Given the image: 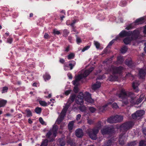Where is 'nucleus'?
I'll return each instance as SVG.
<instances>
[{
	"mask_svg": "<svg viewBox=\"0 0 146 146\" xmlns=\"http://www.w3.org/2000/svg\"><path fill=\"white\" fill-rule=\"evenodd\" d=\"M117 120H114L113 116L110 117L107 120V122L110 123H116Z\"/></svg>",
	"mask_w": 146,
	"mask_h": 146,
	"instance_id": "obj_21",
	"label": "nucleus"
},
{
	"mask_svg": "<svg viewBox=\"0 0 146 146\" xmlns=\"http://www.w3.org/2000/svg\"><path fill=\"white\" fill-rule=\"evenodd\" d=\"M68 65H65L64 66V69L66 70H68Z\"/></svg>",
	"mask_w": 146,
	"mask_h": 146,
	"instance_id": "obj_51",
	"label": "nucleus"
},
{
	"mask_svg": "<svg viewBox=\"0 0 146 146\" xmlns=\"http://www.w3.org/2000/svg\"><path fill=\"white\" fill-rule=\"evenodd\" d=\"M43 77L45 81L48 80H49L51 78L50 76V75L47 74L44 75L43 76Z\"/></svg>",
	"mask_w": 146,
	"mask_h": 146,
	"instance_id": "obj_25",
	"label": "nucleus"
},
{
	"mask_svg": "<svg viewBox=\"0 0 146 146\" xmlns=\"http://www.w3.org/2000/svg\"><path fill=\"white\" fill-rule=\"evenodd\" d=\"M126 137L124 135L120 136L119 139V143L121 145H123L125 141Z\"/></svg>",
	"mask_w": 146,
	"mask_h": 146,
	"instance_id": "obj_13",
	"label": "nucleus"
},
{
	"mask_svg": "<svg viewBox=\"0 0 146 146\" xmlns=\"http://www.w3.org/2000/svg\"><path fill=\"white\" fill-rule=\"evenodd\" d=\"M113 117L114 120H117L116 123L121 121L123 119V117L122 116L118 115L113 116Z\"/></svg>",
	"mask_w": 146,
	"mask_h": 146,
	"instance_id": "obj_16",
	"label": "nucleus"
},
{
	"mask_svg": "<svg viewBox=\"0 0 146 146\" xmlns=\"http://www.w3.org/2000/svg\"><path fill=\"white\" fill-rule=\"evenodd\" d=\"M68 108V107L67 106L64 108L61 112L60 115L58 117L56 120V123L59 124L61 122L63 119L65 115V113Z\"/></svg>",
	"mask_w": 146,
	"mask_h": 146,
	"instance_id": "obj_6",
	"label": "nucleus"
},
{
	"mask_svg": "<svg viewBox=\"0 0 146 146\" xmlns=\"http://www.w3.org/2000/svg\"><path fill=\"white\" fill-rule=\"evenodd\" d=\"M100 86L101 83L99 82H97L92 86V88L93 90H95L100 88Z\"/></svg>",
	"mask_w": 146,
	"mask_h": 146,
	"instance_id": "obj_15",
	"label": "nucleus"
},
{
	"mask_svg": "<svg viewBox=\"0 0 146 146\" xmlns=\"http://www.w3.org/2000/svg\"><path fill=\"white\" fill-rule=\"evenodd\" d=\"M117 96L122 99L123 103L125 105L128 103V100L131 103H134L133 101L134 98L132 97L134 96V94L131 92H126L123 89H121L119 92H118Z\"/></svg>",
	"mask_w": 146,
	"mask_h": 146,
	"instance_id": "obj_2",
	"label": "nucleus"
},
{
	"mask_svg": "<svg viewBox=\"0 0 146 146\" xmlns=\"http://www.w3.org/2000/svg\"><path fill=\"white\" fill-rule=\"evenodd\" d=\"M123 61V60L122 57L119 56L117 58V62L118 63H121Z\"/></svg>",
	"mask_w": 146,
	"mask_h": 146,
	"instance_id": "obj_29",
	"label": "nucleus"
},
{
	"mask_svg": "<svg viewBox=\"0 0 146 146\" xmlns=\"http://www.w3.org/2000/svg\"><path fill=\"white\" fill-rule=\"evenodd\" d=\"M112 107L113 108L115 109L118 108L117 104L116 103H114L112 104Z\"/></svg>",
	"mask_w": 146,
	"mask_h": 146,
	"instance_id": "obj_44",
	"label": "nucleus"
},
{
	"mask_svg": "<svg viewBox=\"0 0 146 146\" xmlns=\"http://www.w3.org/2000/svg\"><path fill=\"white\" fill-rule=\"evenodd\" d=\"M123 68L121 67L118 68H114L111 67L110 69L108 72L113 74H120L121 73Z\"/></svg>",
	"mask_w": 146,
	"mask_h": 146,
	"instance_id": "obj_8",
	"label": "nucleus"
},
{
	"mask_svg": "<svg viewBox=\"0 0 146 146\" xmlns=\"http://www.w3.org/2000/svg\"><path fill=\"white\" fill-rule=\"evenodd\" d=\"M127 48L126 46H123L121 49V52L122 53H125L127 50Z\"/></svg>",
	"mask_w": 146,
	"mask_h": 146,
	"instance_id": "obj_27",
	"label": "nucleus"
},
{
	"mask_svg": "<svg viewBox=\"0 0 146 146\" xmlns=\"http://www.w3.org/2000/svg\"><path fill=\"white\" fill-rule=\"evenodd\" d=\"M139 146H146V141H141Z\"/></svg>",
	"mask_w": 146,
	"mask_h": 146,
	"instance_id": "obj_31",
	"label": "nucleus"
},
{
	"mask_svg": "<svg viewBox=\"0 0 146 146\" xmlns=\"http://www.w3.org/2000/svg\"><path fill=\"white\" fill-rule=\"evenodd\" d=\"M66 24L67 25H70L69 21H68L66 22Z\"/></svg>",
	"mask_w": 146,
	"mask_h": 146,
	"instance_id": "obj_64",
	"label": "nucleus"
},
{
	"mask_svg": "<svg viewBox=\"0 0 146 146\" xmlns=\"http://www.w3.org/2000/svg\"><path fill=\"white\" fill-rule=\"evenodd\" d=\"M76 42L77 44H79V43H81L82 42L81 39L79 37H77L76 39Z\"/></svg>",
	"mask_w": 146,
	"mask_h": 146,
	"instance_id": "obj_41",
	"label": "nucleus"
},
{
	"mask_svg": "<svg viewBox=\"0 0 146 146\" xmlns=\"http://www.w3.org/2000/svg\"><path fill=\"white\" fill-rule=\"evenodd\" d=\"M69 50V46H68V47H67L65 49V51L67 52Z\"/></svg>",
	"mask_w": 146,
	"mask_h": 146,
	"instance_id": "obj_55",
	"label": "nucleus"
},
{
	"mask_svg": "<svg viewBox=\"0 0 146 146\" xmlns=\"http://www.w3.org/2000/svg\"><path fill=\"white\" fill-rule=\"evenodd\" d=\"M90 48L89 46H87L85 47L82 50V51L84 52L86 50H87Z\"/></svg>",
	"mask_w": 146,
	"mask_h": 146,
	"instance_id": "obj_42",
	"label": "nucleus"
},
{
	"mask_svg": "<svg viewBox=\"0 0 146 146\" xmlns=\"http://www.w3.org/2000/svg\"><path fill=\"white\" fill-rule=\"evenodd\" d=\"M132 40V38H125L123 42L124 43L126 44H128L131 42Z\"/></svg>",
	"mask_w": 146,
	"mask_h": 146,
	"instance_id": "obj_22",
	"label": "nucleus"
},
{
	"mask_svg": "<svg viewBox=\"0 0 146 146\" xmlns=\"http://www.w3.org/2000/svg\"><path fill=\"white\" fill-rule=\"evenodd\" d=\"M88 122L89 124H91L93 123V121L91 119H88Z\"/></svg>",
	"mask_w": 146,
	"mask_h": 146,
	"instance_id": "obj_52",
	"label": "nucleus"
},
{
	"mask_svg": "<svg viewBox=\"0 0 146 146\" xmlns=\"http://www.w3.org/2000/svg\"><path fill=\"white\" fill-rule=\"evenodd\" d=\"M74 123V121H71L69 123L68 126V128L70 130H71L72 129Z\"/></svg>",
	"mask_w": 146,
	"mask_h": 146,
	"instance_id": "obj_23",
	"label": "nucleus"
},
{
	"mask_svg": "<svg viewBox=\"0 0 146 146\" xmlns=\"http://www.w3.org/2000/svg\"><path fill=\"white\" fill-rule=\"evenodd\" d=\"M144 113L145 111L143 110L138 111L132 115V117L133 119H136L137 117L142 116Z\"/></svg>",
	"mask_w": 146,
	"mask_h": 146,
	"instance_id": "obj_10",
	"label": "nucleus"
},
{
	"mask_svg": "<svg viewBox=\"0 0 146 146\" xmlns=\"http://www.w3.org/2000/svg\"><path fill=\"white\" fill-rule=\"evenodd\" d=\"M145 46L144 48V50L146 53V42L145 43Z\"/></svg>",
	"mask_w": 146,
	"mask_h": 146,
	"instance_id": "obj_62",
	"label": "nucleus"
},
{
	"mask_svg": "<svg viewBox=\"0 0 146 146\" xmlns=\"http://www.w3.org/2000/svg\"><path fill=\"white\" fill-rule=\"evenodd\" d=\"M47 140H45L42 142L40 146H47Z\"/></svg>",
	"mask_w": 146,
	"mask_h": 146,
	"instance_id": "obj_34",
	"label": "nucleus"
},
{
	"mask_svg": "<svg viewBox=\"0 0 146 146\" xmlns=\"http://www.w3.org/2000/svg\"><path fill=\"white\" fill-rule=\"evenodd\" d=\"M60 61L62 63H63L64 62V60L63 59H60Z\"/></svg>",
	"mask_w": 146,
	"mask_h": 146,
	"instance_id": "obj_57",
	"label": "nucleus"
},
{
	"mask_svg": "<svg viewBox=\"0 0 146 146\" xmlns=\"http://www.w3.org/2000/svg\"><path fill=\"white\" fill-rule=\"evenodd\" d=\"M145 72L143 69H140L139 71V76L140 78H143L145 75Z\"/></svg>",
	"mask_w": 146,
	"mask_h": 146,
	"instance_id": "obj_17",
	"label": "nucleus"
},
{
	"mask_svg": "<svg viewBox=\"0 0 146 146\" xmlns=\"http://www.w3.org/2000/svg\"><path fill=\"white\" fill-rule=\"evenodd\" d=\"M68 76L69 78L70 79H71L72 78V75L70 73H68Z\"/></svg>",
	"mask_w": 146,
	"mask_h": 146,
	"instance_id": "obj_53",
	"label": "nucleus"
},
{
	"mask_svg": "<svg viewBox=\"0 0 146 146\" xmlns=\"http://www.w3.org/2000/svg\"><path fill=\"white\" fill-rule=\"evenodd\" d=\"M76 21L75 20H74L73 21V23L70 24V25L73 26L74 24L76 23Z\"/></svg>",
	"mask_w": 146,
	"mask_h": 146,
	"instance_id": "obj_56",
	"label": "nucleus"
},
{
	"mask_svg": "<svg viewBox=\"0 0 146 146\" xmlns=\"http://www.w3.org/2000/svg\"><path fill=\"white\" fill-rule=\"evenodd\" d=\"M70 90H68L66 91L65 92V94L66 95H68L70 94Z\"/></svg>",
	"mask_w": 146,
	"mask_h": 146,
	"instance_id": "obj_49",
	"label": "nucleus"
},
{
	"mask_svg": "<svg viewBox=\"0 0 146 146\" xmlns=\"http://www.w3.org/2000/svg\"><path fill=\"white\" fill-rule=\"evenodd\" d=\"M44 38H48L49 37V35L47 33H45L44 36Z\"/></svg>",
	"mask_w": 146,
	"mask_h": 146,
	"instance_id": "obj_47",
	"label": "nucleus"
},
{
	"mask_svg": "<svg viewBox=\"0 0 146 146\" xmlns=\"http://www.w3.org/2000/svg\"><path fill=\"white\" fill-rule=\"evenodd\" d=\"M139 34V32L137 30H135L133 33L131 31L126 32L125 31H122L119 33V35L121 37H123L132 35L133 36H135L136 38Z\"/></svg>",
	"mask_w": 146,
	"mask_h": 146,
	"instance_id": "obj_5",
	"label": "nucleus"
},
{
	"mask_svg": "<svg viewBox=\"0 0 146 146\" xmlns=\"http://www.w3.org/2000/svg\"><path fill=\"white\" fill-rule=\"evenodd\" d=\"M112 142L111 141L109 140L108 142L105 144V145L104 146H110Z\"/></svg>",
	"mask_w": 146,
	"mask_h": 146,
	"instance_id": "obj_37",
	"label": "nucleus"
},
{
	"mask_svg": "<svg viewBox=\"0 0 146 146\" xmlns=\"http://www.w3.org/2000/svg\"><path fill=\"white\" fill-rule=\"evenodd\" d=\"M125 63L126 65H127L128 66H130L132 63V61L131 60H129L128 61H127V60H126L125 61Z\"/></svg>",
	"mask_w": 146,
	"mask_h": 146,
	"instance_id": "obj_39",
	"label": "nucleus"
},
{
	"mask_svg": "<svg viewBox=\"0 0 146 146\" xmlns=\"http://www.w3.org/2000/svg\"><path fill=\"white\" fill-rule=\"evenodd\" d=\"M8 88L6 87H4L3 88L2 91V93H5L7 92V90H8Z\"/></svg>",
	"mask_w": 146,
	"mask_h": 146,
	"instance_id": "obj_35",
	"label": "nucleus"
},
{
	"mask_svg": "<svg viewBox=\"0 0 146 146\" xmlns=\"http://www.w3.org/2000/svg\"><path fill=\"white\" fill-rule=\"evenodd\" d=\"M81 117V115L80 114H78L77 115L76 119L77 120H78L80 119Z\"/></svg>",
	"mask_w": 146,
	"mask_h": 146,
	"instance_id": "obj_50",
	"label": "nucleus"
},
{
	"mask_svg": "<svg viewBox=\"0 0 146 146\" xmlns=\"http://www.w3.org/2000/svg\"><path fill=\"white\" fill-rule=\"evenodd\" d=\"M53 31V33L55 35H59L60 34V32L57 30V29H54Z\"/></svg>",
	"mask_w": 146,
	"mask_h": 146,
	"instance_id": "obj_36",
	"label": "nucleus"
},
{
	"mask_svg": "<svg viewBox=\"0 0 146 146\" xmlns=\"http://www.w3.org/2000/svg\"><path fill=\"white\" fill-rule=\"evenodd\" d=\"M27 113V116L29 117L32 116V114L31 111L29 109H27L26 110Z\"/></svg>",
	"mask_w": 146,
	"mask_h": 146,
	"instance_id": "obj_28",
	"label": "nucleus"
},
{
	"mask_svg": "<svg viewBox=\"0 0 146 146\" xmlns=\"http://www.w3.org/2000/svg\"><path fill=\"white\" fill-rule=\"evenodd\" d=\"M139 84V82L137 81H136L133 83V88L136 92H137L139 91V90L138 88V86Z\"/></svg>",
	"mask_w": 146,
	"mask_h": 146,
	"instance_id": "obj_12",
	"label": "nucleus"
},
{
	"mask_svg": "<svg viewBox=\"0 0 146 146\" xmlns=\"http://www.w3.org/2000/svg\"><path fill=\"white\" fill-rule=\"evenodd\" d=\"M132 27L131 26V25H130L126 28L125 29H127V30H129Z\"/></svg>",
	"mask_w": 146,
	"mask_h": 146,
	"instance_id": "obj_54",
	"label": "nucleus"
},
{
	"mask_svg": "<svg viewBox=\"0 0 146 146\" xmlns=\"http://www.w3.org/2000/svg\"><path fill=\"white\" fill-rule=\"evenodd\" d=\"M133 124V123L131 122L126 123L121 125L120 128L121 129L126 130L131 128Z\"/></svg>",
	"mask_w": 146,
	"mask_h": 146,
	"instance_id": "obj_9",
	"label": "nucleus"
},
{
	"mask_svg": "<svg viewBox=\"0 0 146 146\" xmlns=\"http://www.w3.org/2000/svg\"><path fill=\"white\" fill-rule=\"evenodd\" d=\"M94 43L97 49H99L100 48V44L98 42L94 41Z\"/></svg>",
	"mask_w": 146,
	"mask_h": 146,
	"instance_id": "obj_24",
	"label": "nucleus"
},
{
	"mask_svg": "<svg viewBox=\"0 0 146 146\" xmlns=\"http://www.w3.org/2000/svg\"><path fill=\"white\" fill-rule=\"evenodd\" d=\"M143 20L144 18L143 17L141 18L136 20L135 21V23L136 25L141 24L144 22Z\"/></svg>",
	"mask_w": 146,
	"mask_h": 146,
	"instance_id": "obj_18",
	"label": "nucleus"
},
{
	"mask_svg": "<svg viewBox=\"0 0 146 146\" xmlns=\"http://www.w3.org/2000/svg\"><path fill=\"white\" fill-rule=\"evenodd\" d=\"M13 39L12 38H9L7 39V42L11 44L12 41Z\"/></svg>",
	"mask_w": 146,
	"mask_h": 146,
	"instance_id": "obj_46",
	"label": "nucleus"
},
{
	"mask_svg": "<svg viewBox=\"0 0 146 146\" xmlns=\"http://www.w3.org/2000/svg\"><path fill=\"white\" fill-rule=\"evenodd\" d=\"M80 110L82 111H84L86 110V108L84 106H82L80 107Z\"/></svg>",
	"mask_w": 146,
	"mask_h": 146,
	"instance_id": "obj_40",
	"label": "nucleus"
},
{
	"mask_svg": "<svg viewBox=\"0 0 146 146\" xmlns=\"http://www.w3.org/2000/svg\"><path fill=\"white\" fill-rule=\"evenodd\" d=\"M65 143L64 142H63L62 143H60V145L61 146H64L65 145Z\"/></svg>",
	"mask_w": 146,
	"mask_h": 146,
	"instance_id": "obj_61",
	"label": "nucleus"
},
{
	"mask_svg": "<svg viewBox=\"0 0 146 146\" xmlns=\"http://www.w3.org/2000/svg\"><path fill=\"white\" fill-rule=\"evenodd\" d=\"M144 95L143 94L141 95L139 98L138 99L136 102V104H138L140 103L144 99Z\"/></svg>",
	"mask_w": 146,
	"mask_h": 146,
	"instance_id": "obj_20",
	"label": "nucleus"
},
{
	"mask_svg": "<svg viewBox=\"0 0 146 146\" xmlns=\"http://www.w3.org/2000/svg\"><path fill=\"white\" fill-rule=\"evenodd\" d=\"M39 121L42 124H45V122L44 121L43 119L41 117H40L39 118Z\"/></svg>",
	"mask_w": 146,
	"mask_h": 146,
	"instance_id": "obj_45",
	"label": "nucleus"
},
{
	"mask_svg": "<svg viewBox=\"0 0 146 146\" xmlns=\"http://www.w3.org/2000/svg\"><path fill=\"white\" fill-rule=\"evenodd\" d=\"M111 130L112 129L111 128L106 126L102 129L101 132L103 135L110 134L111 133Z\"/></svg>",
	"mask_w": 146,
	"mask_h": 146,
	"instance_id": "obj_11",
	"label": "nucleus"
},
{
	"mask_svg": "<svg viewBox=\"0 0 146 146\" xmlns=\"http://www.w3.org/2000/svg\"><path fill=\"white\" fill-rule=\"evenodd\" d=\"M102 125L101 122L98 123L96 127L94 128L89 133L90 137L93 139H96V134L98 132L99 129Z\"/></svg>",
	"mask_w": 146,
	"mask_h": 146,
	"instance_id": "obj_4",
	"label": "nucleus"
},
{
	"mask_svg": "<svg viewBox=\"0 0 146 146\" xmlns=\"http://www.w3.org/2000/svg\"><path fill=\"white\" fill-rule=\"evenodd\" d=\"M41 111V109L40 108H36L35 109V112L38 114H40Z\"/></svg>",
	"mask_w": 146,
	"mask_h": 146,
	"instance_id": "obj_30",
	"label": "nucleus"
},
{
	"mask_svg": "<svg viewBox=\"0 0 146 146\" xmlns=\"http://www.w3.org/2000/svg\"><path fill=\"white\" fill-rule=\"evenodd\" d=\"M82 92L80 93L79 95L76 98L75 95L72 96L70 98L68 103L69 102L72 103L75 99L76 102L78 104L82 105L83 104V98H84L85 100L89 103H93L94 102V100L91 98L90 94L89 93L86 92L84 95Z\"/></svg>",
	"mask_w": 146,
	"mask_h": 146,
	"instance_id": "obj_1",
	"label": "nucleus"
},
{
	"mask_svg": "<svg viewBox=\"0 0 146 146\" xmlns=\"http://www.w3.org/2000/svg\"><path fill=\"white\" fill-rule=\"evenodd\" d=\"M58 127L56 125H54L52 130L48 133L46 135L47 137H49L50 135L52 137H55L56 136Z\"/></svg>",
	"mask_w": 146,
	"mask_h": 146,
	"instance_id": "obj_7",
	"label": "nucleus"
},
{
	"mask_svg": "<svg viewBox=\"0 0 146 146\" xmlns=\"http://www.w3.org/2000/svg\"><path fill=\"white\" fill-rule=\"evenodd\" d=\"M83 134V133L82 129H78L76 131V135L78 137H82Z\"/></svg>",
	"mask_w": 146,
	"mask_h": 146,
	"instance_id": "obj_14",
	"label": "nucleus"
},
{
	"mask_svg": "<svg viewBox=\"0 0 146 146\" xmlns=\"http://www.w3.org/2000/svg\"><path fill=\"white\" fill-rule=\"evenodd\" d=\"M39 102L40 105L42 106H45L47 105V103L45 101H40Z\"/></svg>",
	"mask_w": 146,
	"mask_h": 146,
	"instance_id": "obj_33",
	"label": "nucleus"
},
{
	"mask_svg": "<svg viewBox=\"0 0 146 146\" xmlns=\"http://www.w3.org/2000/svg\"><path fill=\"white\" fill-rule=\"evenodd\" d=\"M72 64L70 63L69 64V66H70V70H72V69L73 67L76 64L75 62L74 61H72Z\"/></svg>",
	"mask_w": 146,
	"mask_h": 146,
	"instance_id": "obj_32",
	"label": "nucleus"
},
{
	"mask_svg": "<svg viewBox=\"0 0 146 146\" xmlns=\"http://www.w3.org/2000/svg\"><path fill=\"white\" fill-rule=\"evenodd\" d=\"M94 69V68L92 67L88 70L82 71L81 74L76 78L75 80L72 82L73 84L75 86L74 90L75 93H77L78 91L77 86L79 84L80 80L83 78L87 77Z\"/></svg>",
	"mask_w": 146,
	"mask_h": 146,
	"instance_id": "obj_3",
	"label": "nucleus"
},
{
	"mask_svg": "<svg viewBox=\"0 0 146 146\" xmlns=\"http://www.w3.org/2000/svg\"><path fill=\"white\" fill-rule=\"evenodd\" d=\"M143 33L144 34H146V26L144 27Z\"/></svg>",
	"mask_w": 146,
	"mask_h": 146,
	"instance_id": "obj_60",
	"label": "nucleus"
},
{
	"mask_svg": "<svg viewBox=\"0 0 146 146\" xmlns=\"http://www.w3.org/2000/svg\"><path fill=\"white\" fill-rule=\"evenodd\" d=\"M75 56V54L73 53H71L68 56V59L70 60L73 59Z\"/></svg>",
	"mask_w": 146,
	"mask_h": 146,
	"instance_id": "obj_26",
	"label": "nucleus"
},
{
	"mask_svg": "<svg viewBox=\"0 0 146 146\" xmlns=\"http://www.w3.org/2000/svg\"><path fill=\"white\" fill-rule=\"evenodd\" d=\"M115 40L114 39L111 41L109 43L108 46H110L112 45L113 43L114 42Z\"/></svg>",
	"mask_w": 146,
	"mask_h": 146,
	"instance_id": "obj_48",
	"label": "nucleus"
},
{
	"mask_svg": "<svg viewBox=\"0 0 146 146\" xmlns=\"http://www.w3.org/2000/svg\"><path fill=\"white\" fill-rule=\"evenodd\" d=\"M111 101H112V102H113V101H112V100ZM111 102H109L108 103V104H106V105L105 106V107L107 106H108V105H110V104H111Z\"/></svg>",
	"mask_w": 146,
	"mask_h": 146,
	"instance_id": "obj_58",
	"label": "nucleus"
},
{
	"mask_svg": "<svg viewBox=\"0 0 146 146\" xmlns=\"http://www.w3.org/2000/svg\"><path fill=\"white\" fill-rule=\"evenodd\" d=\"M7 102V101L6 100L0 99V108L5 106Z\"/></svg>",
	"mask_w": 146,
	"mask_h": 146,
	"instance_id": "obj_19",
	"label": "nucleus"
},
{
	"mask_svg": "<svg viewBox=\"0 0 146 146\" xmlns=\"http://www.w3.org/2000/svg\"><path fill=\"white\" fill-rule=\"evenodd\" d=\"M143 132L144 134L146 135V128H145L143 129Z\"/></svg>",
	"mask_w": 146,
	"mask_h": 146,
	"instance_id": "obj_59",
	"label": "nucleus"
},
{
	"mask_svg": "<svg viewBox=\"0 0 146 146\" xmlns=\"http://www.w3.org/2000/svg\"><path fill=\"white\" fill-rule=\"evenodd\" d=\"M63 33L65 36H66L69 33V32L67 30H64L63 31Z\"/></svg>",
	"mask_w": 146,
	"mask_h": 146,
	"instance_id": "obj_43",
	"label": "nucleus"
},
{
	"mask_svg": "<svg viewBox=\"0 0 146 146\" xmlns=\"http://www.w3.org/2000/svg\"><path fill=\"white\" fill-rule=\"evenodd\" d=\"M89 110L92 113H94L96 111V109L92 107H90L89 108Z\"/></svg>",
	"mask_w": 146,
	"mask_h": 146,
	"instance_id": "obj_38",
	"label": "nucleus"
},
{
	"mask_svg": "<svg viewBox=\"0 0 146 146\" xmlns=\"http://www.w3.org/2000/svg\"><path fill=\"white\" fill-rule=\"evenodd\" d=\"M28 121L29 123H32V121L30 119H29Z\"/></svg>",
	"mask_w": 146,
	"mask_h": 146,
	"instance_id": "obj_63",
	"label": "nucleus"
}]
</instances>
